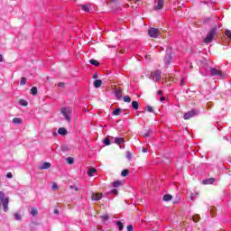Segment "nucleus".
I'll list each match as a JSON object with an SVG mask.
<instances>
[{
    "label": "nucleus",
    "mask_w": 231,
    "mask_h": 231,
    "mask_svg": "<svg viewBox=\"0 0 231 231\" xmlns=\"http://www.w3.org/2000/svg\"><path fill=\"white\" fill-rule=\"evenodd\" d=\"M148 35L152 39H158V37H160V30L157 28H150L148 31Z\"/></svg>",
    "instance_id": "nucleus-5"
},
{
    "label": "nucleus",
    "mask_w": 231,
    "mask_h": 231,
    "mask_svg": "<svg viewBox=\"0 0 231 231\" xmlns=\"http://www.w3.org/2000/svg\"><path fill=\"white\" fill-rule=\"evenodd\" d=\"M69 189H74L75 192H79V188H77L76 186H69Z\"/></svg>",
    "instance_id": "nucleus-43"
},
{
    "label": "nucleus",
    "mask_w": 231,
    "mask_h": 231,
    "mask_svg": "<svg viewBox=\"0 0 231 231\" xmlns=\"http://www.w3.org/2000/svg\"><path fill=\"white\" fill-rule=\"evenodd\" d=\"M0 62H3V55L0 54Z\"/></svg>",
    "instance_id": "nucleus-54"
},
{
    "label": "nucleus",
    "mask_w": 231,
    "mask_h": 231,
    "mask_svg": "<svg viewBox=\"0 0 231 231\" xmlns=\"http://www.w3.org/2000/svg\"><path fill=\"white\" fill-rule=\"evenodd\" d=\"M75 159H73V157L67 158V162L69 163V165H73Z\"/></svg>",
    "instance_id": "nucleus-30"
},
{
    "label": "nucleus",
    "mask_w": 231,
    "mask_h": 231,
    "mask_svg": "<svg viewBox=\"0 0 231 231\" xmlns=\"http://www.w3.org/2000/svg\"><path fill=\"white\" fill-rule=\"evenodd\" d=\"M31 93L33 97H35L37 95V87H32L31 88Z\"/></svg>",
    "instance_id": "nucleus-29"
},
{
    "label": "nucleus",
    "mask_w": 231,
    "mask_h": 231,
    "mask_svg": "<svg viewBox=\"0 0 231 231\" xmlns=\"http://www.w3.org/2000/svg\"><path fill=\"white\" fill-rule=\"evenodd\" d=\"M20 106H23V107H26V106H28V101H26L24 99H21L20 100Z\"/></svg>",
    "instance_id": "nucleus-31"
},
{
    "label": "nucleus",
    "mask_w": 231,
    "mask_h": 231,
    "mask_svg": "<svg viewBox=\"0 0 231 231\" xmlns=\"http://www.w3.org/2000/svg\"><path fill=\"white\" fill-rule=\"evenodd\" d=\"M58 86H59L60 88H64L65 84H64V82H59V83H58Z\"/></svg>",
    "instance_id": "nucleus-46"
},
{
    "label": "nucleus",
    "mask_w": 231,
    "mask_h": 231,
    "mask_svg": "<svg viewBox=\"0 0 231 231\" xmlns=\"http://www.w3.org/2000/svg\"><path fill=\"white\" fill-rule=\"evenodd\" d=\"M210 73L211 77H225V73L221 69H219V67L210 68Z\"/></svg>",
    "instance_id": "nucleus-4"
},
{
    "label": "nucleus",
    "mask_w": 231,
    "mask_h": 231,
    "mask_svg": "<svg viewBox=\"0 0 231 231\" xmlns=\"http://www.w3.org/2000/svg\"><path fill=\"white\" fill-rule=\"evenodd\" d=\"M92 79H98V73L96 72V73L93 75Z\"/></svg>",
    "instance_id": "nucleus-45"
},
{
    "label": "nucleus",
    "mask_w": 231,
    "mask_h": 231,
    "mask_svg": "<svg viewBox=\"0 0 231 231\" xmlns=\"http://www.w3.org/2000/svg\"><path fill=\"white\" fill-rule=\"evenodd\" d=\"M165 100V97H161V102H163Z\"/></svg>",
    "instance_id": "nucleus-52"
},
{
    "label": "nucleus",
    "mask_w": 231,
    "mask_h": 231,
    "mask_svg": "<svg viewBox=\"0 0 231 231\" xmlns=\"http://www.w3.org/2000/svg\"><path fill=\"white\" fill-rule=\"evenodd\" d=\"M147 151H148L147 148H145V147H143V148H142V152H147Z\"/></svg>",
    "instance_id": "nucleus-50"
},
{
    "label": "nucleus",
    "mask_w": 231,
    "mask_h": 231,
    "mask_svg": "<svg viewBox=\"0 0 231 231\" xmlns=\"http://www.w3.org/2000/svg\"><path fill=\"white\" fill-rule=\"evenodd\" d=\"M199 112L198 110H190L189 112H187L186 114H184V120H190V118H194V116H196V115H199Z\"/></svg>",
    "instance_id": "nucleus-6"
},
{
    "label": "nucleus",
    "mask_w": 231,
    "mask_h": 231,
    "mask_svg": "<svg viewBox=\"0 0 231 231\" xmlns=\"http://www.w3.org/2000/svg\"><path fill=\"white\" fill-rule=\"evenodd\" d=\"M164 60H165L166 64L169 66V64H171V62L172 60V54L171 52H168L165 55Z\"/></svg>",
    "instance_id": "nucleus-10"
},
{
    "label": "nucleus",
    "mask_w": 231,
    "mask_h": 231,
    "mask_svg": "<svg viewBox=\"0 0 231 231\" xmlns=\"http://www.w3.org/2000/svg\"><path fill=\"white\" fill-rule=\"evenodd\" d=\"M125 142V141L122 137H116L115 138V143H116L117 145H122V143H124Z\"/></svg>",
    "instance_id": "nucleus-14"
},
{
    "label": "nucleus",
    "mask_w": 231,
    "mask_h": 231,
    "mask_svg": "<svg viewBox=\"0 0 231 231\" xmlns=\"http://www.w3.org/2000/svg\"><path fill=\"white\" fill-rule=\"evenodd\" d=\"M89 63L96 67L100 66V62H98L97 60H89Z\"/></svg>",
    "instance_id": "nucleus-24"
},
{
    "label": "nucleus",
    "mask_w": 231,
    "mask_h": 231,
    "mask_svg": "<svg viewBox=\"0 0 231 231\" xmlns=\"http://www.w3.org/2000/svg\"><path fill=\"white\" fill-rule=\"evenodd\" d=\"M100 86H102V81L100 79H96L94 81V88H96L97 89H98V88H100Z\"/></svg>",
    "instance_id": "nucleus-20"
},
{
    "label": "nucleus",
    "mask_w": 231,
    "mask_h": 231,
    "mask_svg": "<svg viewBox=\"0 0 231 231\" xmlns=\"http://www.w3.org/2000/svg\"><path fill=\"white\" fill-rule=\"evenodd\" d=\"M141 134L143 138H149V136H152V130L145 127L142 130Z\"/></svg>",
    "instance_id": "nucleus-8"
},
{
    "label": "nucleus",
    "mask_w": 231,
    "mask_h": 231,
    "mask_svg": "<svg viewBox=\"0 0 231 231\" xmlns=\"http://www.w3.org/2000/svg\"><path fill=\"white\" fill-rule=\"evenodd\" d=\"M214 181H216V179L214 178H209L208 180H204L202 181L203 185H212L214 183Z\"/></svg>",
    "instance_id": "nucleus-12"
},
{
    "label": "nucleus",
    "mask_w": 231,
    "mask_h": 231,
    "mask_svg": "<svg viewBox=\"0 0 231 231\" xmlns=\"http://www.w3.org/2000/svg\"><path fill=\"white\" fill-rule=\"evenodd\" d=\"M217 32V27H213L208 32V33L206 36V38L204 39V42H206V44H210V42H212V41H214V36L216 35Z\"/></svg>",
    "instance_id": "nucleus-2"
},
{
    "label": "nucleus",
    "mask_w": 231,
    "mask_h": 231,
    "mask_svg": "<svg viewBox=\"0 0 231 231\" xmlns=\"http://www.w3.org/2000/svg\"><path fill=\"white\" fill-rule=\"evenodd\" d=\"M134 1H140V0H134Z\"/></svg>",
    "instance_id": "nucleus-56"
},
{
    "label": "nucleus",
    "mask_w": 231,
    "mask_h": 231,
    "mask_svg": "<svg viewBox=\"0 0 231 231\" xmlns=\"http://www.w3.org/2000/svg\"><path fill=\"white\" fill-rule=\"evenodd\" d=\"M127 7H129V5H126Z\"/></svg>",
    "instance_id": "nucleus-55"
},
{
    "label": "nucleus",
    "mask_w": 231,
    "mask_h": 231,
    "mask_svg": "<svg viewBox=\"0 0 231 231\" xmlns=\"http://www.w3.org/2000/svg\"><path fill=\"white\" fill-rule=\"evenodd\" d=\"M121 186H122V180L114 181L112 183V187H114L116 189H118V187H121Z\"/></svg>",
    "instance_id": "nucleus-21"
},
{
    "label": "nucleus",
    "mask_w": 231,
    "mask_h": 231,
    "mask_svg": "<svg viewBox=\"0 0 231 231\" xmlns=\"http://www.w3.org/2000/svg\"><path fill=\"white\" fill-rule=\"evenodd\" d=\"M13 123L14 124H23V119H21V118H19V117H14V119H13Z\"/></svg>",
    "instance_id": "nucleus-27"
},
{
    "label": "nucleus",
    "mask_w": 231,
    "mask_h": 231,
    "mask_svg": "<svg viewBox=\"0 0 231 231\" xmlns=\"http://www.w3.org/2000/svg\"><path fill=\"white\" fill-rule=\"evenodd\" d=\"M123 100H124V102H127V103L129 104V102H131V97H129V96H125V97H123Z\"/></svg>",
    "instance_id": "nucleus-36"
},
{
    "label": "nucleus",
    "mask_w": 231,
    "mask_h": 231,
    "mask_svg": "<svg viewBox=\"0 0 231 231\" xmlns=\"http://www.w3.org/2000/svg\"><path fill=\"white\" fill-rule=\"evenodd\" d=\"M59 134H61L62 136H65V134H68V130L64 127H60L58 130Z\"/></svg>",
    "instance_id": "nucleus-16"
},
{
    "label": "nucleus",
    "mask_w": 231,
    "mask_h": 231,
    "mask_svg": "<svg viewBox=\"0 0 231 231\" xmlns=\"http://www.w3.org/2000/svg\"><path fill=\"white\" fill-rule=\"evenodd\" d=\"M127 231H133V226L132 225L127 226Z\"/></svg>",
    "instance_id": "nucleus-47"
},
{
    "label": "nucleus",
    "mask_w": 231,
    "mask_h": 231,
    "mask_svg": "<svg viewBox=\"0 0 231 231\" xmlns=\"http://www.w3.org/2000/svg\"><path fill=\"white\" fill-rule=\"evenodd\" d=\"M165 1L164 0H158L157 5L154 7V10H162L163 8Z\"/></svg>",
    "instance_id": "nucleus-11"
},
{
    "label": "nucleus",
    "mask_w": 231,
    "mask_h": 231,
    "mask_svg": "<svg viewBox=\"0 0 231 231\" xmlns=\"http://www.w3.org/2000/svg\"><path fill=\"white\" fill-rule=\"evenodd\" d=\"M26 85V78L23 77L20 80V86H25Z\"/></svg>",
    "instance_id": "nucleus-34"
},
{
    "label": "nucleus",
    "mask_w": 231,
    "mask_h": 231,
    "mask_svg": "<svg viewBox=\"0 0 231 231\" xmlns=\"http://www.w3.org/2000/svg\"><path fill=\"white\" fill-rule=\"evenodd\" d=\"M103 143H105V145H111V140H109V138H105Z\"/></svg>",
    "instance_id": "nucleus-35"
},
{
    "label": "nucleus",
    "mask_w": 231,
    "mask_h": 231,
    "mask_svg": "<svg viewBox=\"0 0 231 231\" xmlns=\"http://www.w3.org/2000/svg\"><path fill=\"white\" fill-rule=\"evenodd\" d=\"M196 196H199V193L196 192V193H191L190 196H189V199L190 201H194V198H196Z\"/></svg>",
    "instance_id": "nucleus-32"
},
{
    "label": "nucleus",
    "mask_w": 231,
    "mask_h": 231,
    "mask_svg": "<svg viewBox=\"0 0 231 231\" xmlns=\"http://www.w3.org/2000/svg\"><path fill=\"white\" fill-rule=\"evenodd\" d=\"M80 8L84 12H91V5H81Z\"/></svg>",
    "instance_id": "nucleus-13"
},
{
    "label": "nucleus",
    "mask_w": 231,
    "mask_h": 231,
    "mask_svg": "<svg viewBox=\"0 0 231 231\" xmlns=\"http://www.w3.org/2000/svg\"><path fill=\"white\" fill-rule=\"evenodd\" d=\"M193 221L194 223H198L199 221V215L193 216Z\"/></svg>",
    "instance_id": "nucleus-39"
},
{
    "label": "nucleus",
    "mask_w": 231,
    "mask_h": 231,
    "mask_svg": "<svg viewBox=\"0 0 231 231\" xmlns=\"http://www.w3.org/2000/svg\"><path fill=\"white\" fill-rule=\"evenodd\" d=\"M225 35H226L228 37L229 41H231V31L230 30H226Z\"/></svg>",
    "instance_id": "nucleus-37"
},
{
    "label": "nucleus",
    "mask_w": 231,
    "mask_h": 231,
    "mask_svg": "<svg viewBox=\"0 0 231 231\" xmlns=\"http://www.w3.org/2000/svg\"><path fill=\"white\" fill-rule=\"evenodd\" d=\"M13 177H14V175H12V172H8L6 174V178H13Z\"/></svg>",
    "instance_id": "nucleus-48"
},
{
    "label": "nucleus",
    "mask_w": 231,
    "mask_h": 231,
    "mask_svg": "<svg viewBox=\"0 0 231 231\" xmlns=\"http://www.w3.org/2000/svg\"><path fill=\"white\" fill-rule=\"evenodd\" d=\"M126 158H127L128 160H133V155L131 154V152H127Z\"/></svg>",
    "instance_id": "nucleus-42"
},
{
    "label": "nucleus",
    "mask_w": 231,
    "mask_h": 231,
    "mask_svg": "<svg viewBox=\"0 0 231 231\" xmlns=\"http://www.w3.org/2000/svg\"><path fill=\"white\" fill-rule=\"evenodd\" d=\"M101 217H102L103 221H107L109 219V216H107V215H104Z\"/></svg>",
    "instance_id": "nucleus-41"
},
{
    "label": "nucleus",
    "mask_w": 231,
    "mask_h": 231,
    "mask_svg": "<svg viewBox=\"0 0 231 231\" xmlns=\"http://www.w3.org/2000/svg\"><path fill=\"white\" fill-rule=\"evenodd\" d=\"M120 113H122V108H116L112 112V115H113V116H120Z\"/></svg>",
    "instance_id": "nucleus-17"
},
{
    "label": "nucleus",
    "mask_w": 231,
    "mask_h": 231,
    "mask_svg": "<svg viewBox=\"0 0 231 231\" xmlns=\"http://www.w3.org/2000/svg\"><path fill=\"white\" fill-rule=\"evenodd\" d=\"M116 225H117L119 230H124V224L121 221H117Z\"/></svg>",
    "instance_id": "nucleus-33"
},
{
    "label": "nucleus",
    "mask_w": 231,
    "mask_h": 231,
    "mask_svg": "<svg viewBox=\"0 0 231 231\" xmlns=\"http://www.w3.org/2000/svg\"><path fill=\"white\" fill-rule=\"evenodd\" d=\"M30 214H32V216H37V214H39V211L37 210V208H32L30 211Z\"/></svg>",
    "instance_id": "nucleus-28"
},
{
    "label": "nucleus",
    "mask_w": 231,
    "mask_h": 231,
    "mask_svg": "<svg viewBox=\"0 0 231 231\" xmlns=\"http://www.w3.org/2000/svg\"><path fill=\"white\" fill-rule=\"evenodd\" d=\"M146 111H148V113H152V111H153L152 106H146Z\"/></svg>",
    "instance_id": "nucleus-40"
},
{
    "label": "nucleus",
    "mask_w": 231,
    "mask_h": 231,
    "mask_svg": "<svg viewBox=\"0 0 231 231\" xmlns=\"http://www.w3.org/2000/svg\"><path fill=\"white\" fill-rule=\"evenodd\" d=\"M104 194L94 192L92 193L91 199L92 201H100V199L103 198Z\"/></svg>",
    "instance_id": "nucleus-9"
},
{
    "label": "nucleus",
    "mask_w": 231,
    "mask_h": 231,
    "mask_svg": "<svg viewBox=\"0 0 231 231\" xmlns=\"http://www.w3.org/2000/svg\"><path fill=\"white\" fill-rule=\"evenodd\" d=\"M180 86H185V79H181Z\"/></svg>",
    "instance_id": "nucleus-49"
},
{
    "label": "nucleus",
    "mask_w": 231,
    "mask_h": 231,
    "mask_svg": "<svg viewBox=\"0 0 231 231\" xmlns=\"http://www.w3.org/2000/svg\"><path fill=\"white\" fill-rule=\"evenodd\" d=\"M111 192H112V194H114L115 196H117V194H118L117 189H112Z\"/></svg>",
    "instance_id": "nucleus-44"
},
{
    "label": "nucleus",
    "mask_w": 231,
    "mask_h": 231,
    "mask_svg": "<svg viewBox=\"0 0 231 231\" xmlns=\"http://www.w3.org/2000/svg\"><path fill=\"white\" fill-rule=\"evenodd\" d=\"M52 190H59V185H57V182L52 183Z\"/></svg>",
    "instance_id": "nucleus-38"
},
{
    "label": "nucleus",
    "mask_w": 231,
    "mask_h": 231,
    "mask_svg": "<svg viewBox=\"0 0 231 231\" xmlns=\"http://www.w3.org/2000/svg\"><path fill=\"white\" fill-rule=\"evenodd\" d=\"M14 217L16 221H21V219H23V216L20 213H14Z\"/></svg>",
    "instance_id": "nucleus-23"
},
{
    "label": "nucleus",
    "mask_w": 231,
    "mask_h": 231,
    "mask_svg": "<svg viewBox=\"0 0 231 231\" xmlns=\"http://www.w3.org/2000/svg\"><path fill=\"white\" fill-rule=\"evenodd\" d=\"M54 214L59 215V209H55V210H54Z\"/></svg>",
    "instance_id": "nucleus-53"
},
{
    "label": "nucleus",
    "mask_w": 231,
    "mask_h": 231,
    "mask_svg": "<svg viewBox=\"0 0 231 231\" xmlns=\"http://www.w3.org/2000/svg\"><path fill=\"white\" fill-rule=\"evenodd\" d=\"M115 95L118 100H122V90L116 89Z\"/></svg>",
    "instance_id": "nucleus-18"
},
{
    "label": "nucleus",
    "mask_w": 231,
    "mask_h": 231,
    "mask_svg": "<svg viewBox=\"0 0 231 231\" xmlns=\"http://www.w3.org/2000/svg\"><path fill=\"white\" fill-rule=\"evenodd\" d=\"M71 111H73V109H71V107L69 106L62 107L60 109L61 115H63V116L66 118L68 122H71V117H69V115H71Z\"/></svg>",
    "instance_id": "nucleus-3"
},
{
    "label": "nucleus",
    "mask_w": 231,
    "mask_h": 231,
    "mask_svg": "<svg viewBox=\"0 0 231 231\" xmlns=\"http://www.w3.org/2000/svg\"><path fill=\"white\" fill-rule=\"evenodd\" d=\"M150 77L152 79V80L158 82L159 80H162V71L154 70L153 72H151Z\"/></svg>",
    "instance_id": "nucleus-7"
},
{
    "label": "nucleus",
    "mask_w": 231,
    "mask_h": 231,
    "mask_svg": "<svg viewBox=\"0 0 231 231\" xmlns=\"http://www.w3.org/2000/svg\"><path fill=\"white\" fill-rule=\"evenodd\" d=\"M97 172V169L95 168H90L89 171H88V176L93 177V174Z\"/></svg>",
    "instance_id": "nucleus-25"
},
{
    "label": "nucleus",
    "mask_w": 231,
    "mask_h": 231,
    "mask_svg": "<svg viewBox=\"0 0 231 231\" xmlns=\"http://www.w3.org/2000/svg\"><path fill=\"white\" fill-rule=\"evenodd\" d=\"M139 106H140V103H138V101H133V102H132V107H133V109H134L135 111L138 110Z\"/></svg>",
    "instance_id": "nucleus-22"
},
{
    "label": "nucleus",
    "mask_w": 231,
    "mask_h": 231,
    "mask_svg": "<svg viewBox=\"0 0 231 231\" xmlns=\"http://www.w3.org/2000/svg\"><path fill=\"white\" fill-rule=\"evenodd\" d=\"M10 203V199L5 195V192L0 191V210L4 212H8V204Z\"/></svg>",
    "instance_id": "nucleus-1"
},
{
    "label": "nucleus",
    "mask_w": 231,
    "mask_h": 231,
    "mask_svg": "<svg viewBox=\"0 0 231 231\" xmlns=\"http://www.w3.org/2000/svg\"><path fill=\"white\" fill-rule=\"evenodd\" d=\"M162 201H172V195L171 194L163 195Z\"/></svg>",
    "instance_id": "nucleus-15"
},
{
    "label": "nucleus",
    "mask_w": 231,
    "mask_h": 231,
    "mask_svg": "<svg viewBox=\"0 0 231 231\" xmlns=\"http://www.w3.org/2000/svg\"><path fill=\"white\" fill-rule=\"evenodd\" d=\"M129 172H130L129 170L125 169V170L122 171L121 176H122L123 178H125V176H129Z\"/></svg>",
    "instance_id": "nucleus-26"
},
{
    "label": "nucleus",
    "mask_w": 231,
    "mask_h": 231,
    "mask_svg": "<svg viewBox=\"0 0 231 231\" xmlns=\"http://www.w3.org/2000/svg\"><path fill=\"white\" fill-rule=\"evenodd\" d=\"M157 95H163V92L162 90H158Z\"/></svg>",
    "instance_id": "nucleus-51"
},
{
    "label": "nucleus",
    "mask_w": 231,
    "mask_h": 231,
    "mask_svg": "<svg viewBox=\"0 0 231 231\" xmlns=\"http://www.w3.org/2000/svg\"><path fill=\"white\" fill-rule=\"evenodd\" d=\"M50 167H51V163H50V162H43L42 164V166L40 167V169L45 170V169H50Z\"/></svg>",
    "instance_id": "nucleus-19"
}]
</instances>
